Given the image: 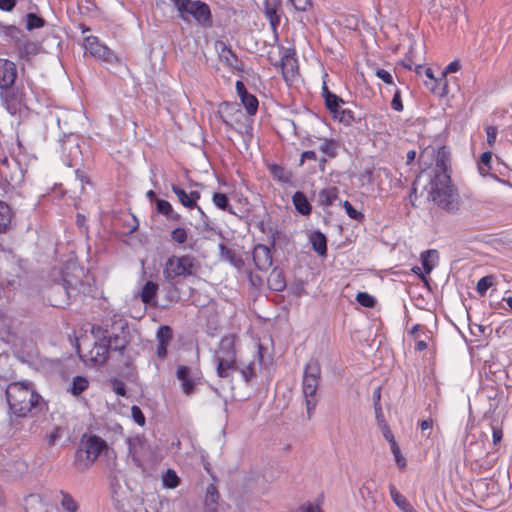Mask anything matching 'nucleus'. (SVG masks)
<instances>
[{
    "instance_id": "nucleus-1",
    "label": "nucleus",
    "mask_w": 512,
    "mask_h": 512,
    "mask_svg": "<svg viewBox=\"0 0 512 512\" xmlns=\"http://www.w3.org/2000/svg\"><path fill=\"white\" fill-rule=\"evenodd\" d=\"M237 336H223L214 352L216 372L220 378H230L239 372L245 382H249L256 372L257 363L262 361L261 346H253L247 351H240L236 346Z\"/></svg>"
},
{
    "instance_id": "nucleus-2",
    "label": "nucleus",
    "mask_w": 512,
    "mask_h": 512,
    "mask_svg": "<svg viewBox=\"0 0 512 512\" xmlns=\"http://www.w3.org/2000/svg\"><path fill=\"white\" fill-rule=\"evenodd\" d=\"M447 161L448 155L445 149H439L433 176L429 175L428 182L423 183L425 174L422 172L413 183L412 193L416 194L422 188L426 192L428 200L433 201L438 207L452 212L459 207V195L451 184Z\"/></svg>"
},
{
    "instance_id": "nucleus-3",
    "label": "nucleus",
    "mask_w": 512,
    "mask_h": 512,
    "mask_svg": "<svg viewBox=\"0 0 512 512\" xmlns=\"http://www.w3.org/2000/svg\"><path fill=\"white\" fill-rule=\"evenodd\" d=\"M6 398L10 410L17 416L27 415L39 400L33 387L28 383L13 382L6 388Z\"/></svg>"
},
{
    "instance_id": "nucleus-4",
    "label": "nucleus",
    "mask_w": 512,
    "mask_h": 512,
    "mask_svg": "<svg viewBox=\"0 0 512 512\" xmlns=\"http://www.w3.org/2000/svg\"><path fill=\"white\" fill-rule=\"evenodd\" d=\"M176 11L178 16L186 22L193 19L195 22L202 26L210 27L212 25V18L209 6L199 0H169Z\"/></svg>"
},
{
    "instance_id": "nucleus-5",
    "label": "nucleus",
    "mask_w": 512,
    "mask_h": 512,
    "mask_svg": "<svg viewBox=\"0 0 512 512\" xmlns=\"http://www.w3.org/2000/svg\"><path fill=\"white\" fill-rule=\"evenodd\" d=\"M320 380V364L316 360L309 361L305 365L302 380V393L305 398V405L309 418L317 405L316 392L319 387Z\"/></svg>"
},
{
    "instance_id": "nucleus-6",
    "label": "nucleus",
    "mask_w": 512,
    "mask_h": 512,
    "mask_svg": "<svg viewBox=\"0 0 512 512\" xmlns=\"http://www.w3.org/2000/svg\"><path fill=\"white\" fill-rule=\"evenodd\" d=\"M198 269L197 259L189 254L171 256L165 262L163 276L167 281L182 277L186 278L196 273Z\"/></svg>"
},
{
    "instance_id": "nucleus-7",
    "label": "nucleus",
    "mask_w": 512,
    "mask_h": 512,
    "mask_svg": "<svg viewBox=\"0 0 512 512\" xmlns=\"http://www.w3.org/2000/svg\"><path fill=\"white\" fill-rule=\"evenodd\" d=\"M223 122L246 136H251V120L236 103H223L219 110Z\"/></svg>"
},
{
    "instance_id": "nucleus-8",
    "label": "nucleus",
    "mask_w": 512,
    "mask_h": 512,
    "mask_svg": "<svg viewBox=\"0 0 512 512\" xmlns=\"http://www.w3.org/2000/svg\"><path fill=\"white\" fill-rule=\"evenodd\" d=\"M83 449L77 452V465L81 470H86L99 457L106 448V442L100 437L92 435L82 442Z\"/></svg>"
},
{
    "instance_id": "nucleus-9",
    "label": "nucleus",
    "mask_w": 512,
    "mask_h": 512,
    "mask_svg": "<svg viewBox=\"0 0 512 512\" xmlns=\"http://www.w3.org/2000/svg\"><path fill=\"white\" fill-rule=\"evenodd\" d=\"M0 175L11 188L18 187L24 179L20 163L14 158L5 157L1 161Z\"/></svg>"
},
{
    "instance_id": "nucleus-10",
    "label": "nucleus",
    "mask_w": 512,
    "mask_h": 512,
    "mask_svg": "<svg viewBox=\"0 0 512 512\" xmlns=\"http://www.w3.org/2000/svg\"><path fill=\"white\" fill-rule=\"evenodd\" d=\"M214 48L218 54L220 62L227 66L233 73L242 71L241 61L224 41L217 40L214 43Z\"/></svg>"
},
{
    "instance_id": "nucleus-11",
    "label": "nucleus",
    "mask_w": 512,
    "mask_h": 512,
    "mask_svg": "<svg viewBox=\"0 0 512 512\" xmlns=\"http://www.w3.org/2000/svg\"><path fill=\"white\" fill-rule=\"evenodd\" d=\"M84 47L86 52H88L96 58L102 59L107 62H113L117 60V57L108 47L99 43L97 37H87L85 39Z\"/></svg>"
},
{
    "instance_id": "nucleus-12",
    "label": "nucleus",
    "mask_w": 512,
    "mask_h": 512,
    "mask_svg": "<svg viewBox=\"0 0 512 512\" xmlns=\"http://www.w3.org/2000/svg\"><path fill=\"white\" fill-rule=\"evenodd\" d=\"M128 453L135 465L140 466L141 458L149 452V445L144 437L136 435L127 439Z\"/></svg>"
},
{
    "instance_id": "nucleus-13",
    "label": "nucleus",
    "mask_w": 512,
    "mask_h": 512,
    "mask_svg": "<svg viewBox=\"0 0 512 512\" xmlns=\"http://www.w3.org/2000/svg\"><path fill=\"white\" fill-rule=\"evenodd\" d=\"M282 74L287 83H293L298 76L297 59L289 49L283 50L281 55Z\"/></svg>"
},
{
    "instance_id": "nucleus-14",
    "label": "nucleus",
    "mask_w": 512,
    "mask_h": 512,
    "mask_svg": "<svg viewBox=\"0 0 512 512\" xmlns=\"http://www.w3.org/2000/svg\"><path fill=\"white\" fill-rule=\"evenodd\" d=\"M17 77V69L14 62L0 59V89L10 88Z\"/></svg>"
},
{
    "instance_id": "nucleus-15",
    "label": "nucleus",
    "mask_w": 512,
    "mask_h": 512,
    "mask_svg": "<svg viewBox=\"0 0 512 512\" xmlns=\"http://www.w3.org/2000/svg\"><path fill=\"white\" fill-rule=\"evenodd\" d=\"M176 376L181 382L183 392L188 396L194 392L196 385L200 382L199 377L193 375L191 370L184 365L177 368Z\"/></svg>"
},
{
    "instance_id": "nucleus-16",
    "label": "nucleus",
    "mask_w": 512,
    "mask_h": 512,
    "mask_svg": "<svg viewBox=\"0 0 512 512\" xmlns=\"http://www.w3.org/2000/svg\"><path fill=\"white\" fill-rule=\"evenodd\" d=\"M253 261L259 270H267L272 265V255L266 245L258 244L253 249Z\"/></svg>"
},
{
    "instance_id": "nucleus-17",
    "label": "nucleus",
    "mask_w": 512,
    "mask_h": 512,
    "mask_svg": "<svg viewBox=\"0 0 512 512\" xmlns=\"http://www.w3.org/2000/svg\"><path fill=\"white\" fill-rule=\"evenodd\" d=\"M157 347L156 355L160 359H164L167 355V346L172 340V330L169 326H161L156 334Z\"/></svg>"
},
{
    "instance_id": "nucleus-18",
    "label": "nucleus",
    "mask_w": 512,
    "mask_h": 512,
    "mask_svg": "<svg viewBox=\"0 0 512 512\" xmlns=\"http://www.w3.org/2000/svg\"><path fill=\"white\" fill-rule=\"evenodd\" d=\"M63 159L67 166H75L81 160V150L76 141H66L63 144Z\"/></svg>"
},
{
    "instance_id": "nucleus-19",
    "label": "nucleus",
    "mask_w": 512,
    "mask_h": 512,
    "mask_svg": "<svg viewBox=\"0 0 512 512\" xmlns=\"http://www.w3.org/2000/svg\"><path fill=\"white\" fill-rule=\"evenodd\" d=\"M219 248V256L220 260L224 262H228L230 265L235 267L237 270H241L244 266L243 260L236 256L233 251H231L228 247H226L224 244L220 243L218 245Z\"/></svg>"
},
{
    "instance_id": "nucleus-20",
    "label": "nucleus",
    "mask_w": 512,
    "mask_h": 512,
    "mask_svg": "<svg viewBox=\"0 0 512 512\" xmlns=\"http://www.w3.org/2000/svg\"><path fill=\"white\" fill-rule=\"evenodd\" d=\"M14 213L12 209L3 201H0V233H6L10 230Z\"/></svg>"
},
{
    "instance_id": "nucleus-21",
    "label": "nucleus",
    "mask_w": 512,
    "mask_h": 512,
    "mask_svg": "<svg viewBox=\"0 0 512 512\" xmlns=\"http://www.w3.org/2000/svg\"><path fill=\"white\" fill-rule=\"evenodd\" d=\"M268 286L273 291H282L286 287V282L282 271L273 269L268 276Z\"/></svg>"
},
{
    "instance_id": "nucleus-22",
    "label": "nucleus",
    "mask_w": 512,
    "mask_h": 512,
    "mask_svg": "<svg viewBox=\"0 0 512 512\" xmlns=\"http://www.w3.org/2000/svg\"><path fill=\"white\" fill-rule=\"evenodd\" d=\"M323 96L325 98V103H326L327 108L334 115H336L341 108V104L343 103V100L340 97H338L337 95L331 93L325 85L323 86Z\"/></svg>"
},
{
    "instance_id": "nucleus-23",
    "label": "nucleus",
    "mask_w": 512,
    "mask_h": 512,
    "mask_svg": "<svg viewBox=\"0 0 512 512\" xmlns=\"http://www.w3.org/2000/svg\"><path fill=\"white\" fill-rule=\"evenodd\" d=\"M292 201L300 214L309 215L311 213V205L304 193L300 191L296 192L292 197Z\"/></svg>"
},
{
    "instance_id": "nucleus-24",
    "label": "nucleus",
    "mask_w": 512,
    "mask_h": 512,
    "mask_svg": "<svg viewBox=\"0 0 512 512\" xmlns=\"http://www.w3.org/2000/svg\"><path fill=\"white\" fill-rule=\"evenodd\" d=\"M310 242L315 252L323 256L327 251L326 237L323 233L315 231L310 235Z\"/></svg>"
},
{
    "instance_id": "nucleus-25",
    "label": "nucleus",
    "mask_w": 512,
    "mask_h": 512,
    "mask_svg": "<svg viewBox=\"0 0 512 512\" xmlns=\"http://www.w3.org/2000/svg\"><path fill=\"white\" fill-rule=\"evenodd\" d=\"M337 197L338 189L336 187L322 189L318 194V202L321 206L328 207L333 204Z\"/></svg>"
},
{
    "instance_id": "nucleus-26",
    "label": "nucleus",
    "mask_w": 512,
    "mask_h": 512,
    "mask_svg": "<svg viewBox=\"0 0 512 512\" xmlns=\"http://www.w3.org/2000/svg\"><path fill=\"white\" fill-rule=\"evenodd\" d=\"M218 491L213 484L208 485L206 489L205 495V509L206 512H215L217 501H218Z\"/></svg>"
},
{
    "instance_id": "nucleus-27",
    "label": "nucleus",
    "mask_w": 512,
    "mask_h": 512,
    "mask_svg": "<svg viewBox=\"0 0 512 512\" xmlns=\"http://www.w3.org/2000/svg\"><path fill=\"white\" fill-rule=\"evenodd\" d=\"M158 291V285L155 282L148 281L142 288L140 297L145 304H151Z\"/></svg>"
},
{
    "instance_id": "nucleus-28",
    "label": "nucleus",
    "mask_w": 512,
    "mask_h": 512,
    "mask_svg": "<svg viewBox=\"0 0 512 512\" xmlns=\"http://www.w3.org/2000/svg\"><path fill=\"white\" fill-rule=\"evenodd\" d=\"M390 495L394 503L404 512H414L406 498L394 487L390 486Z\"/></svg>"
},
{
    "instance_id": "nucleus-29",
    "label": "nucleus",
    "mask_w": 512,
    "mask_h": 512,
    "mask_svg": "<svg viewBox=\"0 0 512 512\" xmlns=\"http://www.w3.org/2000/svg\"><path fill=\"white\" fill-rule=\"evenodd\" d=\"M436 260H437V251H435V250H427L421 254V263H422L423 269L425 270V272L427 274H429L432 271V269L435 267Z\"/></svg>"
},
{
    "instance_id": "nucleus-30",
    "label": "nucleus",
    "mask_w": 512,
    "mask_h": 512,
    "mask_svg": "<svg viewBox=\"0 0 512 512\" xmlns=\"http://www.w3.org/2000/svg\"><path fill=\"white\" fill-rule=\"evenodd\" d=\"M241 102L250 116L254 115L257 112L258 100L254 95L249 93L242 94Z\"/></svg>"
},
{
    "instance_id": "nucleus-31",
    "label": "nucleus",
    "mask_w": 512,
    "mask_h": 512,
    "mask_svg": "<svg viewBox=\"0 0 512 512\" xmlns=\"http://www.w3.org/2000/svg\"><path fill=\"white\" fill-rule=\"evenodd\" d=\"M264 13H265V16L268 18L273 30H276V28L280 22V18L277 15V5L266 2Z\"/></svg>"
},
{
    "instance_id": "nucleus-32",
    "label": "nucleus",
    "mask_w": 512,
    "mask_h": 512,
    "mask_svg": "<svg viewBox=\"0 0 512 512\" xmlns=\"http://www.w3.org/2000/svg\"><path fill=\"white\" fill-rule=\"evenodd\" d=\"M319 150L330 158H333L337 155L338 143L334 140L322 139L319 144Z\"/></svg>"
},
{
    "instance_id": "nucleus-33",
    "label": "nucleus",
    "mask_w": 512,
    "mask_h": 512,
    "mask_svg": "<svg viewBox=\"0 0 512 512\" xmlns=\"http://www.w3.org/2000/svg\"><path fill=\"white\" fill-rule=\"evenodd\" d=\"M61 500L60 504L62 508L67 512H76L78 510V503L75 499L68 493L61 491L60 492Z\"/></svg>"
},
{
    "instance_id": "nucleus-34",
    "label": "nucleus",
    "mask_w": 512,
    "mask_h": 512,
    "mask_svg": "<svg viewBox=\"0 0 512 512\" xmlns=\"http://www.w3.org/2000/svg\"><path fill=\"white\" fill-rule=\"evenodd\" d=\"M163 485L167 488L173 489L179 485V477L172 469H168L162 476Z\"/></svg>"
},
{
    "instance_id": "nucleus-35",
    "label": "nucleus",
    "mask_w": 512,
    "mask_h": 512,
    "mask_svg": "<svg viewBox=\"0 0 512 512\" xmlns=\"http://www.w3.org/2000/svg\"><path fill=\"white\" fill-rule=\"evenodd\" d=\"M88 387V380L81 376H76L73 379L72 387L70 389L73 395H79Z\"/></svg>"
},
{
    "instance_id": "nucleus-36",
    "label": "nucleus",
    "mask_w": 512,
    "mask_h": 512,
    "mask_svg": "<svg viewBox=\"0 0 512 512\" xmlns=\"http://www.w3.org/2000/svg\"><path fill=\"white\" fill-rule=\"evenodd\" d=\"M172 191L176 194L178 200L181 202V204L187 208H192V202L189 197V193H187L184 189L173 185Z\"/></svg>"
},
{
    "instance_id": "nucleus-37",
    "label": "nucleus",
    "mask_w": 512,
    "mask_h": 512,
    "mask_svg": "<svg viewBox=\"0 0 512 512\" xmlns=\"http://www.w3.org/2000/svg\"><path fill=\"white\" fill-rule=\"evenodd\" d=\"M379 410H380V408L376 407V416H377V419L379 420L380 430L382 432L383 437L391 445L393 442H396L395 438H394V435L392 434V432H391L390 428L388 427V425L383 420H380Z\"/></svg>"
},
{
    "instance_id": "nucleus-38",
    "label": "nucleus",
    "mask_w": 512,
    "mask_h": 512,
    "mask_svg": "<svg viewBox=\"0 0 512 512\" xmlns=\"http://www.w3.org/2000/svg\"><path fill=\"white\" fill-rule=\"evenodd\" d=\"M171 239L177 244H184L188 239V231L183 227H177L171 232Z\"/></svg>"
},
{
    "instance_id": "nucleus-39",
    "label": "nucleus",
    "mask_w": 512,
    "mask_h": 512,
    "mask_svg": "<svg viewBox=\"0 0 512 512\" xmlns=\"http://www.w3.org/2000/svg\"><path fill=\"white\" fill-rule=\"evenodd\" d=\"M494 284L493 276L482 277L477 283V292L484 295L486 291Z\"/></svg>"
},
{
    "instance_id": "nucleus-40",
    "label": "nucleus",
    "mask_w": 512,
    "mask_h": 512,
    "mask_svg": "<svg viewBox=\"0 0 512 512\" xmlns=\"http://www.w3.org/2000/svg\"><path fill=\"white\" fill-rule=\"evenodd\" d=\"M356 300L359 304L367 308H372L375 306L374 297L366 292H359L356 296Z\"/></svg>"
},
{
    "instance_id": "nucleus-41",
    "label": "nucleus",
    "mask_w": 512,
    "mask_h": 512,
    "mask_svg": "<svg viewBox=\"0 0 512 512\" xmlns=\"http://www.w3.org/2000/svg\"><path fill=\"white\" fill-rule=\"evenodd\" d=\"M43 26H44V20L41 17H39L33 13H29L27 15V29L28 30L41 28Z\"/></svg>"
},
{
    "instance_id": "nucleus-42",
    "label": "nucleus",
    "mask_w": 512,
    "mask_h": 512,
    "mask_svg": "<svg viewBox=\"0 0 512 512\" xmlns=\"http://www.w3.org/2000/svg\"><path fill=\"white\" fill-rule=\"evenodd\" d=\"M391 452L394 456V460L396 462V464L400 467V468H404L406 466V459L405 457L401 454L400 452V449H399V446L397 445L396 442H393L391 445Z\"/></svg>"
},
{
    "instance_id": "nucleus-43",
    "label": "nucleus",
    "mask_w": 512,
    "mask_h": 512,
    "mask_svg": "<svg viewBox=\"0 0 512 512\" xmlns=\"http://www.w3.org/2000/svg\"><path fill=\"white\" fill-rule=\"evenodd\" d=\"M212 201L216 207L222 210H227L229 206L228 197L223 193H214Z\"/></svg>"
},
{
    "instance_id": "nucleus-44",
    "label": "nucleus",
    "mask_w": 512,
    "mask_h": 512,
    "mask_svg": "<svg viewBox=\"0 0 512 512\" xmlns=\"http://www.w3.org/2000/svg\"><path fill=\"white\" fill-rule=\"evenodd\" d=\"M156 209L158 213L163 214L166 217L173 212L172 205L168 201L162 199H158L156 201Z\"/></svg>"
},
{
    "instance_id": "nucleus-45",
    "label": "nucleus",
    "mask_w": 512,
    "mask_h": 512,
    "mask_svg": "<svg viewBox=\"0 0 512 512\" xmlns=\"http://www.w3.org/2000/svg\"><path fill=\"white\" fill-rule=\"evenodd\" d=\"M62 429L61 427H54L53 430L47 435L48 445L53 446L61 438Z\"/></svg>"
},
{
    "instance_id": "nucleus-46",
    "label": "nucleus",
    "mask_w": 512,
    "mask_h": 512,
    "mask_svg": "<svg viewBox=\"0 0 512 512\" xmlns=\"http://www.w3.org/2000/svg\"><path fill=\"white\" fill-rule=\"evenodd\" d=\"M131 415L133 420L140 426L145 424V417L138 406H132Z\"/></svg>"
},
{
    "instance_id": "nucleus-47",
    "label": "nucleus",
    "mask_w": 512,
    "mask_h": 512,
    "mask_svg": "<svg viewBox=\"0 0 512 512\" xmlns=\"http://www.w3.org/2000/svg\"><path fill=\"white\" fill-rule=\"evenodd\" d=\"M343 207L346 211V213L348 214V216L354 220H358L362 217V214L360 212H358L352 205L350 202L348 201H344L343 203Z\"/></svg>"
},
{
    "instance_id": "nucleus-48",
    "label": "nucleus",
    "mask_w": 512,
    "mask_h": 512,
    "mask_svg": "<svg viewBox=\"0 0 512 512\" xmlns=\"http://www.w3.org/2000/svg\"><path fill=\"white\" fill-rule=\"evenodd\" d=\"M334 116L337 117L340 122H343L345 124H349L353 119L351 111L344 110L342 109V107L340 108L339 112Z\"/></svg>"
},
{
    "instance_id": "nucleus-49",
    "label": "nucleus",
    "mask_w": 512,
    "mask_h": 512,
    "mask_svg": "<svg viewBox=\"0 0 512 512\" xmlns=\"http://www.w3.org/2000/svg\"><path fill=\"white\" fill-rule=\"evenodd\" d=\"M293 7L298 11H306L311 6L310 0H290Z\"/></svg>"
},
{
    "instance_id": "nucleus-50",
    "label": "nucleus",
    "mask_w": 512,
    "mask_h": 512,
    "mask_svg": "<svg viewBox=\"0 0 512 512\" xmlns=\"http://www.w3.org/2000/svg\"><path fill=\"white\" fill-rule=\"evenodd\" d=\"M376 76L378 78H380L382 81H384L385 83L387 84H392L393 83V76L392 74L387 71V70H384V69H378L376 71Z\"/></svg>"
},
{
    "instance_id": "nucleus-51",
    "label": "nucleus",
    "mask_w": 512,
    "mask_h": 512,
    "mask_svg": "<svg viewBox=\"0 0 512 512\" xmlns=\"http://www.w3.org/2000/svg\"><path fill=\"white\" fill-rule=\"evenodd\" d=\"M424 75L430 80V83L428 82H425V85L431 90V91H435V84H436V79L433 75V72L430 68H426L425 71H424Z\"/></svg>"
},
{
    "instance_id": "nucleus-52",
    "label": "nucleus",
    "mask_w": 512,
    "mask_h": 512,
    "mask_svg": "<svg viewBox=\"0 0 512 512\" xmlns=\"http://www.w3.org/2000/svg\"><path fill=\"white\" fill-rule=\"evenodd\" d=\"M460 68H461L460 62L455 60L446 66V68L444 69L442 74H443V76H445L446 74H449V73H455V72L459 71Z\"/></svg>"
},
{
    "instance_id": "nucleus-53",
    "label": "nucleus",
    "mask_w": 512,
    "mask_h": 512,
    "mask_svg": "<svg viewBox=\"0 0 512 512\" xmlns=\"http://www.w3.org/2000/svg\"><path fill=\"white\" fill-rule=\"evenodd\" d=\"M486 134H487V142H488L489 146H493V144L495 143V140H496V136H497L496 128L493 126H488L486 128Z\"/></svg>"
},
{
    "instance_id": "nucleus-54",
    "label": "nucleus",
    "mask_w": 512,
    "mask_h": 512,
    "mask_svg": "<svg viewBox=\"0 0 512 512\" xmlns=\"http://www.w3.org/2000/svg\"><path fill=\"white\" fill-rule=\"evenodd\" d=\"M433 424H434V422H433V420H432V419H430V418H429V419L422 420V421L420 422V428H421V431H422V433H423V436H425V437H429L430 433L426 434L425 432H426L427 430H429V431H430V430L433 428Z\"/></svg>"
},
{
    "instance_id": "nucleus-55",
    "label": "nucleus",
    "mask_w": 512,
    "mask_h": 512,
    "mask_svg": "<svg viewBox=\"0 0 512 512\" xmlns=\"http://www.w3.org/2000/svg\"><path fill=\"white\" fill-rule=\"evenodd\" d=\"M16 5L15 0H0V9L3 11L10 12Z\"/></svg>"
},
{
    "instance_id": "nucleus-56",
    "label": "nucleus",
    "mask_w": 512,
    "mask_h": 512,
    "mask_svg": "<svg viewBox=\"0 0 512 512\" xmlns=\"http://www.w3.org/2000/svg\"><path fill=\"white\" fill-rule=\"evenodd\" d=\"M391 106L396 111H402L403 105H402V102L400 100V95H399L398 92L395 93V95H394V97L392 99V102H391Z\"/></svg>"
},
{
    "instance_id": "nucleus-57",
    "label": "nucleus",
    "mask_w": 512,
    "mask_h": 512,
    "mask_svg": "<svg viewBox=\"0 0 512 512\" xmlns=\"http://www.w3.org/2000/svg\"><path fill=\"white\" fill-rule=\"evenodd\" d=\"M189 197H190V200L192 202V208L193 207H197L198 211L201 213V215L204 216V212L202 211V209L196 205V202L197 200L200 198V193L197 192V191H192L189 193Z\"/></svg>"
},
{
    "instance_id": "nucleus-58",
    "label": "nucleus",
    "mask_w": 512,
    "mask_h": 512,
    "mask_svg": "<svg viewBox=\"0 0 512 512\" xmlns=\"http://www.w3.org/2000/svg\"><path fill=\"white\" fill-rule=\"evenodd\" d=\"M317 159V156H316V153L314 151H304L301 155V164L305 161V160H316Z\"/></svg>"
},
{
    "instance_id": "nucleus-59",
    "label": "nucleus",
    "mask_w": 512,
    "mask_h": 512,
    "mask_svg": "<svg viewBox=\"0 0 512 512\" xmlns=\"http://www.w3.org/2000/svg\"><path fill=\"white\" fill-rule=\"evenodd\" d=\"M491 160H492V153L484 152L481 155L480 164L485 165V166H490Z\"/></svg>"
},
{
    "instance_id": "nucleus-60",
    "label": "nucleus",
    "mask_w": 512,
    "mask_h": 512,
    "mask_svg": "<svg viewBox=\"0 0 512 512\" xmlns=\"http://www.w3.org/2000/svg\"><path fill=\"white\" fill-rule=\"evenodd\" d=\"M502 430L501 429H498V428H493V443L494 444H497L501 441L502 439Z\"/></svg>"
},
{
    "instance_id": "nucleus-61",
    "label": "nucleus",
    "mask_w": 512,
    "mask_h": 512,
    "mask_svg": "<svg viewBox=\"0 0 512 512\" xmlns=\"http://www.w3.org/2000/svg\"><path fill=\"white\" fill-rule=\"evenodd\" d=\"M416 340V344H415V349L417 351H423L427 348V343L424 339H415Z\"/></svg>"
},
{
    "instance_id": "nucleus-62",
    "label": "nucleus",
    "mask_w": 512,
    "mask_h": 512,
    "mask_svg": "<svg viewBox=\"0 0 512 512\" xmlns=\"http://www.w3.org/2000/svg\"><path fill=\"white\" fill-rule=\"evenodd\" d=\"M423 329V327L421 325H415L411 331H410V334L415 338V339H418L420 338V335H419V331H421Z\"/></svg>"
},
{
    "instance_id": "nucleus-63",
    "label": "nucleus",
    "mask_w": 512,
    "mask_h": 512,
    "mask_svg": "<svg viewBox=\"0 0 512 512\" xmlns=\"http://www.w3.org/2000/svg\"><path fill=\"white\" fill-rule=\"evenodd\" d=\"M304 512H322L316 505L308 504L304 507Z\"/></svg>"
},
{
    "instance_id": "nucleus-64",
    "label": "nucleus",
    "mask_w": 512,
    "mask_h": 512,
    "mask_svg": "<svg viewBox=\"0 0 512 512\" xmlns=\"http://www.w3.org/2000/svg\"><path fill=\"white\" fill-rule=\"evenodd\" d=\"M236 89H237V92L239 94V96L241 97L242 94L244 93H248L244 87V84L240 81H237L236 82Z\"/></svg>"
}]
</instances>
